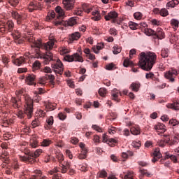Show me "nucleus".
<instances>
[{
    "mask_svg": "<svg viewBox=\"0 0 179 179\" xmlns=\"http://www.w3.org/2000/svg\"><path fill=\"white\" fill-rule=\"evenodd\" d=\"M138 59L139 66L142 69V70L149 72L156 64L157 56L155 53L152 52H148V53L142 52L139 54Z\"/></svg>",
    "mask_w": 179,
    "mask_h": 179,
    "instance_id": "1",
    "label": "nucleus"
},
{
    "mask_svg": "<svg viewBox=\"0 0 179 179\" xmlns=\"http://www.w3.org/2000/svg\"><path fill=\"white\" fill-rule=\"evenodd\" d=\"M24 111L23 110H19L17 113V115L20 119H23L24 117V115H27L29 119H31V117L33 115V106H32V99L29 96V94H26L24 96Z\"/></svg>",
    "mask_w": 179,
    "mask_h": 179,
    "instance_id": "2",
    "label": "nucleus"
},
{
    "mask_svg": "<svg viewBox=\"0 0 179 179\" xmlns=\"http://www.w3.org/2000/svg\"><path fill=\"white\" fill-rule=\"evenodd\" d=\"M11 17L16 20L17 24L19 27H21L24 37L25 38V34H27V31H29L25 24L27 15L25 14L20 13V12L13 10L11 11Z\"/></svg>",
    "mask_w": 179,
    "mask_h": 179,
    "instance_id": "3",
    "label": "nucleus"
},
{
    "mask_svg": "<svg viewBox=\"0 0 179 179\" xmlns=\"http://www.w3.org/2000/svg\"><path fill=\"white\" fill-rule=\"evenodd\" d=\"M21 151L24 152L25 155H20V159L22 162H24L25 163L28 164H34V158H33V152L30 151L27 147H24V145L21 146Z\"/></svg>",
    "mask_w": 179,
    "mask_h": 179,
    "instance_id": "4",
    "label": "nucleus"
},
{
    "mask_svg": "<svg viewBox=\"0 0 179 179\" xmlns=\"http://www.w3.org/2000/svg\"><path fill=\"white\" fill-rule=\"evenodd\" d=\"M54 45L55 42L53 41H49L45 43H42L41 42V49H44L47 51L45 55V59H47L49 62L53 60V54L50 52V50L53 49Z\"/></svg>",
    "mask_w": 179,
    "mask_h": 179,
    "instance_id": "5",
    "label": "nucleus"
},
{
    "mask_svg": "<svg viewBox=\"0 0 179 179\" xmlns=\"http://www.w3.org/2000/svg\"><path fill=\"white\" fill-rule=\"evenodd\" d=\"M52 68L57 77L61 76L63 74L64 66L60 59H57L55 63L52 64Z\"/></svg>",
    "mask_w": 179,
    "mask_h": 179,
    "instance_id": "6",
    "label": "nucleus"
},
{
    "mask_svg": "<svg viewBox=\"0 0 179 179\" xmlns=\"http://www.w3.org/2000/svg\"><path fill=\"white\" fill-rule=\"evenodd\" d=\"M179 74V68L178 69H171L169 71L165 73V78H166L169 83H176V78Z\"/></svg>",
    "mask_w": 179,
    "mask_h": 179,
    "instance_id": "7",
    "label": "nucleus"
},
{
    "mask_svg": "<svg viewBox=\"0 0 179 179\" xmlns=\"http://www.w3.org/2000/svg\"><path fill=\"white\" fill-rule=\"evenodd\" d=\"M15 28V24L13 20H8L6 24H3L0 25V35L5 34V33L8 31V32H12Z\"/></svg>",
    "mask_w": 179,
    "mask_h": 179,
    "instance_id": "8",
    "label": "nucleus"
},
{
    "mask_svg": "<svg viewBox=\"0 0 179 179\" xmlns=\"http://www.w3.org/2000/svg\"><path fill=\"white\" fill-rule=\"evenodd\" d=\"M64 60L69 62H84L82 56V52H79V53H74L73 55H66V56L64 57Z\"/></svg>",
    "mask_w": 179,
    "mask_h": 179,
    "instance_id": "9",
    "label": "nucleus"
},
{
    "mask_svg": "<svg viewBox=\"0 0 179 179\" xmlns=\"http://www.w3.org/2000/svg\"><path fill=\"white\" fill-rule=\"evenodd\" d=\"M25 39L28 41L29 43H32L31 45V48H36L37 49H40L42 45L41 41H36L35 38L30 34L29 31H27V34H25Z\"/></svg>",
    "mask_w": 179,
    "mask_h": 179,
    "instance_id": "10",
    "label": "nucleus"
},
{
    "mask_svg": "<svg viewBox=\"0 0 179 179\" xmlns=\"http://www.w3.org/2000/svg\"><path fill=\"white\" fill-rule=\"evenodd\" d=\"M56 14L55 12H51L50 16L52 18L57 17L55 19V21L54 22V24L55 26L56 24V20H63V18L64 17L65 13L64 10L59 7V6H57V7L55 8Z\"/></svg>",
    "mask_w": 179,
    "mask_h": 179,
    "instance_id": "11",
    "label": "nucleus"
},
{
    "mask_svg": "<svg viewBox=\"0 0 179 179\" xmlns=\"http://www.w3.org/2000/svg\"><path fill=\"white\" fill-rule=\"evenodd\" d=\"M78 22V17H70L69 20L65 22L64 20H56V26H75Z\"/></svg>",
    "mask_w": 179,
    "mask_h": 179,
    "instance_id": "12",
    "label": "nucleus"
},
{
    "mask_svg": "<svg viewBox=\"0 0 179 179\" xmlns=\"http://www.w3.org/2000/svg\"><path fill=\"white\" fill-rule=\"evenodd\" d=\"M45 8L43 3H40L38 1H33L29 3L28 10L29 12H34L35 10H41Z\"/></svg>",
    "mask_w": 179,
    "mask_h": 179,
    "instance_id": "13",
    "label": "nucleus"
},
{
    "mask_svg": "<svg viewBox=\"0 0 179 179\" xmlns=\"http://www.w3.org/2000/svg\"><path fill=\"white\" fill-rule=\"evenodd\" d=\"M55 78L54 75H45L43 77L40 78L38 83H40V85H45L47 80H50L51 85H55Z\"/></svg>",
    "mask_w": 179,
    "mask_h": 179,
    "instance_id": "14",
    "label": "nucleus"
},
{
    "mask_svg": "<svg viewBox=\"0 0 179 179\" xmlns=\"http://www.w3.org/2000/svg\"><path fill=\"white\" fill-rule=\"evenodd\" d=\"M164 141L167 144H169L170 146H174L178 145L179 143V134H175V136H173V140H170V136H166Z\"/></svg>",
    "mask_w": 179,
    "mask_h": 179,
    "instance_id": "15",
    "label": "nucleus"
},
{
    "mask_svg": "<svg viewBox=\"0 0 179 179\" xmlns=\"http://www.w3.org/2000/svg\"><path fill=\"white\" fill-rule=\"evenodd\" d=\"M36 76L34 73H29L27 75L25 81L29 85H36Z\"/></svg>",
    "mask_w": 179,
    "mask_h": 179,
    "instance_id": "16",
    "label": "nucleus"
},
{
    "mask_svg": "<svg viewBox=\"0 0 179 179\" xmlns=\"http://www.w3.org/2000/svg\"><path fill=\"white\" fill-rule=\"evenodd\" d=\"M11 104L13 107L15 109H19L20 106H22V101L20 100V98H15V96H12L11 98Z\"/></svg>",
    "mask_w": 179,
    "mask_h": 179,
    "instance_id": "17",
    "label": "nucleus"
},
{
    "mask_svg": "<svg viewBox=\"0 0 179 179\" xmlns=\"http://www.w3.org/2000/svg\"><path fill=\"white\" fill-rule=\"evenodd\" d=\"M155 131L158 134H164L166 130V126L163 123H157L154 126Z\"/></svg>",
    "mask_w": 179,
    "mask_h": 179,
    "instance_id": "18",
    "label": "nucleus"
},
{
    "mask_svg": "<svg viewBox=\"0 0 179 179\" xmlns=\"http://www.w3.org/2000/svg\"><path fill=\"white\" fill-rule=\"evenodd\" d=\"M81 37L80 32H74L69 35L68 40L69 43H73V41H78Z\"/></svg>",
    "mask_w": 179,
    "mask_h": 179,
    "instance_id": "19",
    "label": "nucleus"
},
{
    "mask_svg": "<svg viewBox=\"0 0 179 179\" xmlns=\"http://www.w3.org/2000/svg\"><path fill=\"white\" fill-rule=\"evenodd\" d=\"M63 5L66 10H72L74 7V0H64Z\"/></svg>",
    "mask_w": 179,
    "mask_h": 179,
    "instance_id": "20",
    "label": "nucleus"
},
{
    "mask_svg": "<svg viewBox=\"0 0 179 179\" xmlns=\"http://www.w3.org/2000/svg\"><path fill=\"white\" fill-rule=\"evenodd\" d=\"M162 157V154L160 152L159 149H155L153 152V158L152 159V163H156V162L161 159Z\"/></svg>",
    "mask_w": 179,
    "mask_h": 179,
    "instance_id": "21",
    "label": "nucleus"
},
{
    "mask_svg": "<svg viewBox=\"0 0 179 179\" xmlns=\"http://www.w3.org/2000/svg\"><path fill=\"white\" fill-rule=\"evenodd\" d=\"M41 100L42 98L39 96L38 91L34 92V99L32 100V115H34V102L39 103Z\"/></svg>",
    "mask_w": 179,
    "mask_h": 179,
    "instance_id": "22",
    "label": "nucleus"
},
{
    "mask_svg": "<svg viewBox=\"0 0 179 179\" xmlns=\"http://www.w3.org/2000/svg\"><path fill=\"white\" fill-rule=\"evenodd\" d=\"M33 175H31L29 179H40L41 176H42V171L41 170H34L33 171Z\"/></svg>",
    "mask_w": 179,
    "mask_h": 179,
    "instance_id": "23",
    "label": "nucleus"
},
{
    "mask_svg": "<svg viewBox=\"0 0 179 179\" xmlns=\"http://www.w3.org/2000/svg\"><path fill=\"white\" fill-rule=\"evenodd\" d=\"M9 152L6 151V150H4L3 152L1 154L0 159L3 161V163L8 164L9 163V157H8Z\"/></svg>",
    "mask_w": 179,
    "mask_h": 179,
    "instance_id": "24",
    "label": "nucleus"
},
{
    "mask_svg": "<svg viewBox=\"0 0 179 179\" xmlns=\"http://www.w3.org/2000/svg\"><path fill=\"white\" fill-rule=\"evenodd\" d=\"M141 87V83L139 82H133L129 86V89L134 92H138Z\"/></svg>",
    "mask_w": 179,
    "mask_h": 179,
    "instance_id": "25",
    "label": "nucleus"
},
{
    "mask_svg": "<svg viewBox=\"0 0 179 179\" xmlns=\"http://www.w3.org/2000/svg\"><path fill=\"white\" fill-rule=\"evenodd\" d=\"M155 36H156L159 39H163L165 38V34L164 32H163V30L162 28H158L157 31L155 32Z\"/></svg>",
    "mask_w": 179,
    "mask_h": 179,
    "instance_id": "26",
    "label": "nucleus"
},
{
    "mask_svg": "<svg viewBox=\"0 0 179 179\" xmlns=\"http://www.w3.org/2000/svg\"><path fill=\"white\" fill-rule=\"evenodd\" d=\"M43 152L42 149H36L34 152H32V159H34V163H36L37 157H39Z\"/></svg>",
    "mask_w": 179,
    "mask_h": 179,
    "instance_id": "27",
    "label": "nucleus"
},
{
    "mask_svg": "<svg viewBox=\"0 0 179 179\" xmlns=\"http://www.w3.org/2000/svg\"><path fill=\"white\" fill-rule=\"evenodd\" d=\"M131 133L134 136H138V134H141V128L138 125H134L131 127Z\"/></svg>",
    "mask_w": 179,
    "mask_h": 179,
    "instance_id": "28",
    "label": "nucleus"
},
{
    "mask_svg": "<svg viewBox=\"0 0 179 179\" xmlns=\"http://www.w3.org/2000/svg\"><path fill=\"white\" fill-rule=\"evenodd\" d=\"M71 165L70 162H64L62 164L61 172L62 173H66L68 169H70Z\"/></svg>",
    "mask_w": 179,
    "mask_h": 179,
    "instance_id": "29",
    "label": "nucleus"
},
{
    "mask_svg": "<svg viewBox=\"0 0 179 179\" xmlns=\"http://www.w3.org/2000/svg\"><path fill=\"white\" fill-rule=\"evenodd\" d=\"M117 16H118V14L117 13V12L111 11L107 15H105V20H110L111 19L117 18Z\"/></svg>",
    "mask_w": 179,
    "mask_h": 179,
    "instance_id": "30",
    "label": "nucleus"
},
{
    "mask_svg": "<svg viewBox=\"0 0 179 179\" xmlns=\"http://www.w3.org/2000/svg\"><path fill=\"white\" fill-rule=\"evenodd\" d=\"M1 61L3 64H4V68L8 69L9 68V62H10V59L8 58L6 55H3L1 57Z\"/></svg>",
    "mask_w": 179,
    "mask_h": 179,
    "instance_id": "31",
    "label": "nucleus"
},
{
    "mask_svg": "<svg viewBox=\"0 0 179 179\" xmlns=\"http://www.w3.org/2000/svg\"><path fill=\"white\" fill-rule=\"evenodd\" d=\"M13 62L16 66H22V64H24V57H20L19 58L15 59Z\"/></svg>",
    "mask_w": 179,
    "mask_h": 179,
    "instance_id": "32",
    "label": "nucleus"
},
{
    "mask_svg": "<svg viewBox=\"0 0 179 179\" xmlns=\"http://www.w3.org/2000/svg\"><path fill=\"white\" fill-rule=\"evenodd\" d=\"M42 119H39V117H36L31 123L32 128H36L41 126Z\"/></svg>",
    "mask_w": 179,
    "mask_h": 179,
    "instance_id": "33",
    "label": "nucleus"
},
{
    "mask_svg": "<svg viewBox=\"0 0 179 179\" xmlns=\"http://www.w3.org/2000/svg\"><path fill=\"white\" fill-rule=\"evenodd\" d=\"M168 108H172V110H179V103L173 102L172 103H169L166 105Z\"/></svg>",
    "mask_w": 179,
    "mask_h": 179,
    "instance_id": "34",
    "label": "nucleus"
},
{
    "mask_svg": "<svg viewBox=\"0 0 179 179\" xmlns=\"http://www.w3.org/2000/svg\"><path fill=\"white\" fill-rule=\"evenodd\" d=\"M124 66H125L126 68H127L128 66H137V64H135V63L132 62L131 60H130V59H124Z\"/></svg>",
    "mask_w": 179,
    "mask_h": 179,
    "instance_id": "35",
    "label": "nucleus"
},
{
    "mask_svg": "<svg viewBox=\"0 0 179 179\" xmlns=\"http://www.w3.org/2000/svg\"><path fill=\"white\" fill-rule=\"evenodd\" d=\"M56 106V103L48 102L46 103V109L50 111L55 110Z\"/></svg>",
    "mask_w": 179,
    "mask_h": 179,
    "instance_id": "36",
    "label": "nucleus"
},
{
    "mask_svg": "<svg viewBox=\"0 0 179 179\" xmlns=\"http://www.w3.org/2000/svg\"><path fill=\"white\" fill-rule=\"evenodd\" d=\"M178 3L179 1L178 0H172L166 3V7H168V9L169 8H174L176 6L178 5Z\"/></svg>",
    "mask_w": 179,
    "mask_h": 179,
    "instance_id": "37",
    "label": "nucleus"
},
{
    "mask_svg": "<svg viewBox=\"0 0 179 179\" xmlns=\"http://www.w3.org/2000/svg\"><path fill=\"white\" fill-rule=\"evenodd\" d=\"M171 24L172 26V28H173L175 30H177V29H178L179 27V20L173 18L171 20Z\"/></svg>",
    "mask_w": 179,
    "mask_h": 179,
    "instance_id": "38",
    "label": "nucleus"
},
{
    "mask_svg": "<svg viewBox=\"0 0 179 179\" xmlns=\"http://www.w3.org/2000/svg\"><path fill=\"white\" fill-rule=\"evenodd\" d=\"M41 66V63L40 61L36 60L35 62L33 63V71L34 72H36V71L40 70Z\"/></svg>",
    "mask_w": 179,
    "mask_h": 179,
    "instance_id": "39",
    "label": "nucleus"
},
{
    "mask_svg": "<svg viewBox=\"0 0 179 179\" xmlns=\"http://www.w3.org/2000/svg\"><path fill=\"white\" fill-rule=\"evenodd\" d=\"M140 173H141V175H140V178H143V176H146L148 178H150V176H152L151 173L148 172V171L145 170L144 169H141L140 170Z\"/></svg>",
    "mask_w": 179,
    "mask_h": 179,
    "instance_id": "40",
    "label": "nucleus"
},
{
    "mask_svg": "<svg viewBox=\"0 0 179 179\" xmlns=\"http://www.w3.org/2000/svg\"><path fill=\"white\" fill-rule=\"evenodd\" d=\"M57 157L59 163L60 164V169H62V162L64 161V157L62 153H59L57 154Z\"/></svg>",
    "mask_w": 179,
    "mask_h": 179,
    "instance_id": "41",
    "label": "nucleus"
},
{
    "mask_svg": "<svg viewBox=\"0 0 179 179\" xmlns=\"http://www.w3.org/2000/svg\"><path fill=\"white\" fill-rule=\"evenodd\" d=\"M52 144V141L49 138H46L41 143V146L42 147H49L50 145Z\"/></svg>",
    "mask_w": 179,
    "mask_h": 179,
    "instance_id": "42",
    "label": "nucleus"
},
{
    "mask_svg": "<svg viewBox=\"0 0 179 179\" xmlns=\"http://www.w3.org/2000/svg\"><path fill=\"white\" fill-rule=\"evenodd\" d=\"M79 146L81 148V152H83L84 155H87L88 152V150L87 147H85V144L83 143H80Z\"/></svg>",
    "mask_w": 179,
    "mask_h": 179,
    "instance_id": "43",
    "label": "nucleus"
},
{
    "mask_svg": "<svg viewBox=\"0 0 179 179\" xmlns=\"http://www.w3.org/2000/svg\"><path fill=\"white\" fill-rule=\"evenodd\" d=\"M129 28L131 29V30H136V29L140 28V24H136V22H129Z\"/></svg>",
    "mask_w": 179,
    "mask_h": 179,
    "instance_id": "44",
    "label": "nucleus"
},
{
    "mask_svg": "<svg viewBox=\"0 0 179 179\" xmlns=\"http://www.w3.org/2000/svg\"><path fill=\"white\" fill-rule=\"evenodd\" d=\"M98 93L101 97H106V94H107L108 91L106 88H99V90H98Z\"/></svg>",
    "mask_w": 179,
    "mask_h": 179,
    "instance_id": "45",
    "label": "nucleus"
},
{
    "mask_svg": "<svg viewBox=\"0 0 179 179\" xmlns=\"http://www.w3.org/2000/svg\"><path fill=\"white\" fill-rule=\"evenodd\" d=\"M122 48L121 46H119L117 45L113 46V53L115 55H117L119 53H121Z\"/></svg>",
    "mask_w": 179,
    "mask_h": 179,
    "instance_id": "46",
    "label": "nucleus"
},
{
    "mask_svg": "<svg viewBox=\"0 0 179 179\" xmlns=\"http://www.w3.org/2000/svg\"><path fill=\"white\" fill-rule=\"evenodd\" d=\"M29 145L32 148H37L39 146L38 141L35 139L31 140Z\"/></svg>",
    "mask_w": 179,
    "mask_h": 179,
    "instance_id": "47",
    "label": "nucleus"
},
{
    "mask_svg": "<svg viewBox=\"0 0 179 179\" xmlns=\"http://www.w3.org/2000/svg\"><path fill=\"white\" fill-rule=\"evenodd\" d=\"M92 15H94V17H92V20L95 21L100 20L101 18V16L99 13V11L92 12Z\"/></svg>",
    "mask_w": 179,
    "mask_h": 179,
    "instance_id": "48",
    "label": "nucleus"
},
{
    "mask_svg": "<svg viewBox=\"0 0 179 179\" xmlns=\"http://www.w3.org/2000/svg\"><path fill=\"white\" fill-rule=\"evenodd\" d=\"M13 37L14 38V39H19L21 37V33L19 32V31L17 30H15L14 32L12 33Z\"/></svg>",
    "mask_w": 179,
    "mask_h": 179,
    "instance_id": "49",
    "label": "nucleus"
},
{
    "mask_svg": "<svg viewBox=\"0 0 179 179\" xmlns=\"http://www.w3.org/2000/svg\"><path fill=\"white\" fill-rule=\"evenodd\" d=\"M145 34L148 35V36H150L151 35H155V31L154 30H152V29L145 28Z\"/></svg>",
    "mask_w": 179,
    "mask_h": 179,
    "instance_id": "50",
    "label": "nucleus"
},
{
    "mask_svg": "<svg viewBox=\"0 0 179 179\" xmlns=\"http://www.w3.org/2000/svg\"><path fill=\"white\" fill-rule=\"evenodd\" d=\"M103 48V45H102V46H101V45H96V46H94V47L92 48V50H93V51H94V53L99 54V51H100L101 50H102Z\"/></svg>",
    "mask_w": 179,
    "mask_h": 179,
    "instance_id": "51",
    "label": "nucleus"
},
{
    "mask_svg": "<svg viewBox=\"0 0 179 179\" xmlns=\"http://www.w3.org/2000/svg\"><path fill=\"white\" fill-rule=\"evenodd\" d=\"M83 10L85 12H87V13H90V12L92 11V8L89 6V5H87V3H84V5H83Z\"/></svg>",
    "mask_w": 179,
    "mask_h": 179,
    "instance_id": "52",
    "label": "nucleus"
},
{
    "mask_svg": "<svg viewBox=\"0 0 179 179\" xmlns=\"http://www.w3.org/2000/svg\"><path fill=\"white\" fill-rule=\"evenodd\" d=\"M132 146H134V148L138 149L139 147L141 146V141H134V142H132Z\"/></svg>",
    "mask_w": 179,
    "mask_h": 179,
    "instance_id": "53",
    "label": "nucleus"
},
{
    "mask_svg": "<svg viewBox=\"0 0 179 179\" xmlns=\"http://www.w3.org/2000/svg\"><path fill=\"white\" fill-rule=\"evenodd\" d=\"M47 124H48V127L53 125L54 123V118L53 117H49L48 119L46 120Z\"/></svg>",
    "mask_w": 179,
    "mask_h": 179,
    "instance_id": "54",
    "label": "nucleus"
},
{
    "mask_svg": "<svg viewBox=\"0 0 179 179\" xmlns=\"http://www.w3.org/2000/svg\"><path fill=\"white\" fill-rule=\"evenodd\" d=\"M161 55L162 57L166 58L169 56V50L168 49H164L161 50Z\"/></svg>",
    "mask_w": 179,
    "mask_h": 179,
    "instance_id": "55",
    "label": "nucleus"
},
{
    "mask_svg": "<svg viewBox=\"0 0 179 179\" xmlns=\"http://www.w3.org/2000/svg\"><path fill=\"white\" fill-rule=\"evenodd\" d=\"M134 172H128L126 175H124V179H134Z\"/></svg>",
    "mask_w": 179,
    "mask_h": 179,
    "instance_id": "56",
    "label": "nucleus"
},
{
    "mask_svg": "<svg viewBox=\"0 0 179 179\" xmlns=\"http://www.w3.org/2000/svg\"><path fill=\"white\" fill-rule=\"evenodd\" d=\"M160 15L161 16H167L169 15V11L166 8H163L160 10Z\"/></svg>",
    "mask_w": 179,
    "mask_h": 179,
    "instance_id": "57",
    "label": "nucleus"
},
{
    "mask_svg": "<svg viewBox=\"0 0 179 179\" xmlns=\"http://www.w3.org/2000/svg\"><path fill=\"white\" fill-rule=\"evenodd\" d=\"M150 22L152 23V24H154L155 26H160L162 24V22H160V20H151Z\"/></svg>",
    "mask_w": 179,
    "mask_h": 179,
    "instance_id": "58",
    "label": "nucleus"
},
{
    "mask_svg": "<svg viewBox=\"0 0 179 179\" xmlns=\"http://www.w3.org/2000/svg\"><path fill=\"white\" fill-rule=\"evenodd\" d=\"M7 1H8V3H9L10 5L13 6V7H15L19 3L18 0H7Z\"/></svg>",
    "mask_w": 179,
    "mask_h": 179,
    "instance_id": "59",
    "label": "nucleus"
},
{
    "mask_svg": "<svg viewBox=\"0 0 179 179\" xmlns=\"http://www.w3.org/2000/svg\"><path fill=\"white\" fill-rule=\"evenodd\" d=\"M134 16L136 18V20H141L142 18L143 14L141 13V12H136L134 14Z\"/></svg>",
    "mask_w": 179,
    "mask_h": 179,
    "instance_id": "60",
    "label": "nucleus"
},
{
    "mask_svg": "<svg viewBox=\"0 0 179 179\" xmlns=\"http://www.w3.org/2000/svg\"><path fill=\"white\" fill-rule=\"evenodd\" d=\"M24 92L25 90H24V88H21L20 90H16L15 94H17V96L19 97L20 94H24Z\"/></svg>",
    "mask_w": 179,
    "mask_h": 179,
    "instance_id": "61",
    "label": "nucleus"
},
{
    "mask_svg": "<svg viewBox=\"0 0 179 179\" xmlns=\"http://www.w3.org/2000/svg\"><path fill=\"white\" fill-rule=\"evenodd\" d=\"M112 99L115 101H120V99H118V92H113L112 93Z\"/></svg>",
    "mask_w": 179,
    "mask_h": 179,
    "instance_id": "62",
    "label": "nucleus"
},
{
    "mask_svg": "<svg viewBox=\"0 0 179 179\" xmlns=\"http://www.w3.org/2000/svg\"><path fill=\"white\" fill-rule=\"evenodd\" d=\"M169 124H171V125H172V126H177V125H178L179 122L177 121V120H176V119H172V120H170Z\"/></svg>",
    "mask_w": 179,
    "mask_h": 179,
    "instance_id": "63",
    "label": "nucleus"
},
{
    "mask_svg": "<svg viewBox=\"0 0 179 179\" xmlns=\"http://www.w3.org/2000/svg\"><path fill=\"white\" fill-rule=\"evenodd\" d=\"M73 14H76V15H79V16H81L82 14H83V10L82 9H76L74 10L73 11Z\"/></svg>",
    "mask_w": 179,
    "mask_h": 179,
    "instance_id": "64",
    "label": "nucleus"
}]
</instances>
